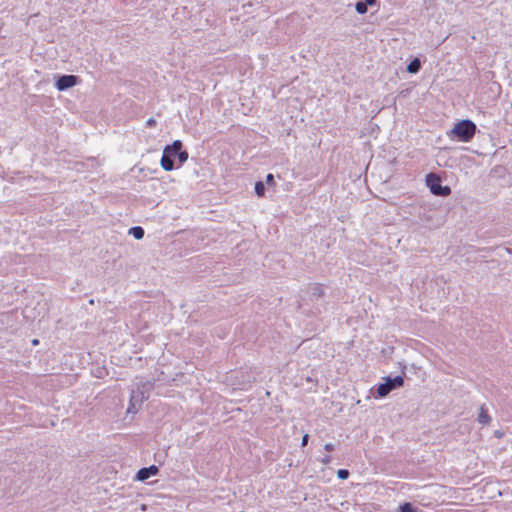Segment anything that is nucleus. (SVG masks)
I'll return each mask as SVG.
<instances>
[{
  "label": "nucleus",
  "instance_id": "obj_1",
  "mask_svg": "<svg viewBox=\"0 0 512 512\" xmlns=\"http://www.w3.org/2000/svg\"><path fill=\"white\" fill-rule=\"evenodd\" d=\"M182 148L183 143L180 140H175L164 147L160 164L165 171H172L187 161L189 154Z\"/></svg>",
  "mask_w": 512,
  "mask_h": 512
},
{
  "label": "nucleus",
  "instance_id": "obj_2",
  "mask_svg": "<svg viewBox=\"0 0 512 512\" xmlns=\"http://www.w3.org/2000/svg\"><path fill=\"white\" fill-rule=\"evenodd\" d=\"M476 129V124L472 120L464 119L458 121L447 135L450 139L469 142L473 139Z\"/></svg>",
  "mask_w": 512,
  "mask_h": 512
},
{
  "label": "nucleus",
  "instance_id": "obj_3",
  "mask_svg": "<svg viewBox=\"0 0 512 512\" xmlns=\"http://www.w3.org/2000/svg\"><path fill=\"white\" fill-rule=\"evenodd\" d=\"M384 380L385 381L380 383L376 388L377 396L380 398L387 396L391 391L402 387L404 384V378L401 375L395 377L387 376Z\"/></svg>",
  "mask_w": 512,
  "mask_h": 512
},
{
  "label": "nucleus",
  "instance_id": "obj_4",
  "mask_svg": "<svg viewBox=\"0 0 512 512\" xmlns=\"http://www.w3.org/2000/svg\"><path fill=\"white\" fill-rule=\"evenodd\" d=\"M427 185L430 188L432 194L436 196L446 197L451 194V188L449 186H442L439 178L433 174L427 175Z\"/></svg>",
  "mask_w": 512,
  "mask_h": 512
},
{
  "label": "nucleus",
  "instance_id": "obj_5",
  "mask_svg": "<svg viewBox=\"0 0 512 512\" xmlns=\"http://www.w3.org/2000/svg\"><path fill=\"white\" fill-rule=\"evenodd\" d=\"M80 78L77 75L64 74L58 76L55 82V87L58 91L68 90L80 83Z\"/></svg>",
  "mask_w": 512,
  "mask_h": 512
},
{
  "label": "nucleus",
  "instance_id": "obj_6",
  "mask_svg": "<svg viewBox=\"0 0 512 512\" xmlns=\"http://www.w3.org/2000/svg\"><path fill=\"white\" fill-rule=\"evenodd\" d=\"M151 384H143L141 387L137 386V388L132 390L130 400L131 402H136L138 407H141L144 401L149 398V390Z\"/></svg>",
  "mask_w": 512,
  "mask_h": 512
},
{
  "label": "nucleus",
  "instance_id": "obj_7",
  "mask_svg": "<svg viewBox=\"0 0 512 512\" xmlns=\"http://www.w3.org/2000/svg\"><path fill=\"white\" fill-rule=\"evenodd\" d=\"M159 473V468L156 465H151L149 467H143L138 470L136 474V480L145 481L152 476H155Z\"/></svg>",
  "mask_w": 512,
  "mask_h": 512
},
{
  "label": "nucleus",
  "instance_id": "obj_8",
  "mask_svg": "<svg viewBox=\"0 0 512 512\" xmlns=\"http://www.w3.org/2000/svg\"><path fill=\"white\" fill-rule=\"evenodd\" d=\"M311 300H318L325 296L324 286L319 283L310 284L308 287Z\"/></svg>",
  "mask_w": 512,
  "mask_h": 512
},
{
  "label": "nucleus",
  "instance_id": "obj_9",
  "mask_svg": "<svg viewBox=\"0 0 512 512\" xmlns=\"http://www.w3.org/2000/svg\"><path fill=\"white\" fill-rule=\"evenodd\" d=\"M478 422L482 425H489L491 422V417L488 414V409L485 404H482L479 409V414L477 418Z\"/></svg>",
  "mask_w": 512,
  "mask_h": 512
},
{
  "label": "nucleus",
  "instance_id": "obj_10",
  "mask_svg": "<svg viewBox=\"0 0 512 512\" xmlns=\"http://www.w3.org/2000/svg\"><path fill=\"white\" fill-rule=\"evenodd\" d=\"M422 67L421 60L418 57L413 58L406 67L408 73L416 74Z\"/></svg>",
  "mask_w": 512,
  "mask_h": 512
},
{
  "label": "nucleus",
  "instance_id": "obj_11",
  "mask_svg": "<svg viewBox=\"0 0 512 512\" xmlns=\"http://www.w3.org/2000/svg\"><path fill=\"white\" fill-rule=\"evenodd\" d=\"M398 512H422V510L415 507L411 502H404L399 506Z\"/></svg>",
  "mask_w": 512,
  "mask_h": 512
},
{
  "label": "nucleus",
  "instance_id": "obj_12",
  "mask_svg": "<svg viewBox=\"0 0 512 512\" xmlns=\"http://www.w3.org/2000/svg\"><path fill=\"white\" fill-rule=\"evenodd\" d=\"M129 234L135 239L141 240L144 237V229L141 226H134L129 229Z\"/></svg>",
  "mask_w": 512,
  "mask_h": 512
},
{
  "label": "nucleus",
  "instance_id": "obj_13",
  "mask_svg": "<svg viewBox=\"0 0 512 512\" xmlns=\"http://www.w3.org/2000/svg\"><path fill=\"white\" fill-rule=\"evenodd\" d=\"M368 3H366L365 1L363 0H360L358 1L356 4H355V9L357 11V13L359 14H365L367 13V10H368Z\"/></svg>",
  "mask_w": 512,
  "mask_h": 512
},
{
  "label": "nucleus",
  "instance_id": "obj_14",
  "mask_svg": "<svg viewBox=\"0 0 512 512\" xmlns=\"http://www.w3.org/2000/svg\"><path fill=\"white\" fill-rule=\"evenodd\" d=\"M265 184L262 181H257L255 183V193L259 197H263L265 195Z\"/></svg>",
  "mask_w": 512,
  "mask_h": 512
},
{
  "label": "nucleus",
  "instance_id": "obj_15",
  "mask_svg": "<svg viewBox=\"0 0 512 512\" xmlns=\"http://www.w3.org/2000/svg\"><path fill=\"white\" fill-rule=\"evenodd\" d=\"M349 475H350V472L347 469H339L337 471V476L341 480H346L349 477Z\"/></svg>",
  "mask_w": 512,
  "mask_h": 512
},
{
  "label": "nucleus",
  "instance_id": "obj_16",
  "mask_svg": "<svg viewBox=\"0 0 512 512\" xmlns=\"http://www.w3.org/2000/svg\"><path fill=\"white\" fill-rule=\"evenodd\" d=\"M140 409V407H138L137 403L136 402H129V406H128V409H127V413H137L138 410Z\"/></svg>",
  "mask_w": 512,
  "mask_h": 512
},
{
  "label": "nucleus",
  "instance_id": "obj_17",
  "mask_svg": "<svg viewBox=\"0 0 512 512\" xmlns=\"http://www.w3.org/2000/svg\"><path fill=\"white\" fill-rule=\"evenodd\" d=\"M266 183H267L269 186H273V185H275V180H274V176H273V174H271V173L267 174V176H266Z\"/></svg>",
  "mask_w": 512,
  "mask_h": 512
},
{
  "label": "nucleus",
  "instance_id": "obj_18",
  "mask_svg": "<svg viewBox=\"0 0 512 512\" xmlns=\"http://www.w3.org/2000/svg\"><path fill=\"white\" fill-rule=\"evenodd\" d=\"M157 124L156 120L154 118H149L147 121H146V127L148 128H152V127H155Z\"/></svg>",
  "mask_w": 512,
  "mask_h": 512
},
{
  "label": "nucleus",
  "instance_id": "obj_19",
  "mask_svg": "<svg viewBox=\"0 0 512 512\" xmlns=\"http://www.w3.org/2000/svg\"><path fill=\"white\" fill-rule=\"evenodd\" d=\"M332 461V457L329 456V455H325L322 459H321V462L325 465H328L330 464Z\"/></svg>",
  "mask_w": 512,
  "mask_h": 512
},
{
  "label": "nucleus",
  "instance_id": "obj_20",
  "mask_svg": "<svg viewBox=\"0 0 512 512\" xmlns=\"http://www.w3.org/2000/svg\"><path fill=\"white\" fill-rule=\"evenodd\" d=\"M324 449H325L327 452H332V451H334L335 447H334V445H333V444H331V443H327V444H325Z\"/></svg>",
  "mask_w": 512,
  "mask_h": 512
},
{
  "label": "nucleus",
  "instance_id": "obj_21",
  "mask_svg": "<svg viewBox=\"0 0 512 512\" xmlns=\"http://www.w3.org/2000/svg\"><path fill=\"white\" fill-rule=\"evenodd\" d=\"M308 440H309V435L308 434H305L303 437H302V442H301V446H306L308 444Z\"/></svg>",
  "mask_w": 512,
  "mask_h": 512
},
{
  "label": "nucleus",
  "instance_id": "obj_22",
  "mask_svg": "<svg viewBox=\"0 0 512 512\" xmlns=\"http://www.w3.org/2000/svg\"><path fill=\"white\" fill-rule=\"evenodd\" d=\"M494 436L498 439L502 438L504 436V432L503 431H500V430H496L494 432Z\"/></svg>",
  "mask_w": 512,
  "mask_h": 512
},
{
  "label": "nucleus",
  "instance_id": "obj_23",
  "mask_svg": "<svg viewBox=\"0 0 512 512\" xmlns=\"http://www.w3.org/2000/svg\"><path fill=\"white\" fill-rule=\"evenodd\" d=\"M38 343H39V340H37V339H34V340L32 341V344H33V345H37Z\"/></svg>",
  "mask_w": 512,
  "mask_h": 512
}]
</instances>
